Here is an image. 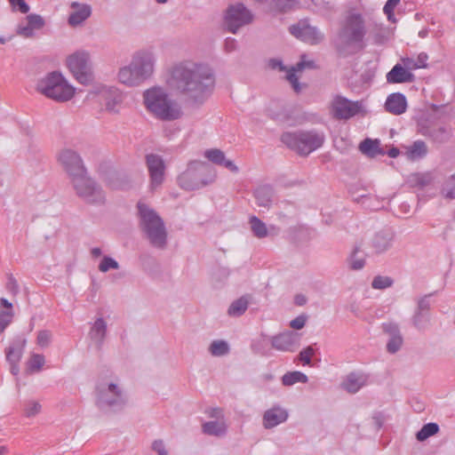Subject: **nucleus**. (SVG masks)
Here are the masks:
<instances>
[{
  "label": "nucleus",
  "mask_w": 455,
  "mask_h": 455,
  "mask_svg": "<svg viewBox=\"0 0 455 455\" xmlns=\"http://www.w3.org/2000/svg\"><path fill=\"white\" fill-rule=\"evenodd\" d=\"M170 84L185 97L188 105L199 108L212 95L215 76L207 65L182 62L173 67Z\"/></svg>",
  "instance_id": "obj_1"
},
{
  "label": "nucleus",
  "mask_w": 455,
  "mask_h": 455,
  "mask_svg": "<svg viewBox=\"0 0 455 455\" xmlns=\"http://www.w3.org/2000/svg\"><path fill=\"white\" fill-rule=\"evenodd\" d=\"M367 34L366 21L358 12H349L338 32L335 44L336 50L340 55L351 54L350 48L362 51L365 47L364 38Z\"/></svg>",
  "instance_id": "obj_2"
},
{
  "label": "nucleus",
  "mask_w": 455,
  "mask_h": 455,
  "mask_svg": "<svg viewBox=\"0 0 455 455\" xmlns=\"http://www.w3.org/2000/svg\"><path fill=\"white\" fill-rule=\"evenodd\" d=\"M139 226L149 243L160 250L167 245V231L162 218L146 204L138 203Z\"/></svg>",
  "instance_id": "obj_3"
},
{
  "label": "nucleus",
  "mask_w": 455,
  "mask_h": 455,
  "mask_svg": "<svg viewBox=\"0 0 455 455\" xmlns=\"http://www.w3.org/2000/svg\"><path fill=\"white\" fill-rule=\"evenodd\" d=\"M146 108L162 121H173L181 117L182 111L175 101L161 88H151L143 93Z\"/></svg>",
  "instance_id": "obj_4"
},
{
  "label": "nucleus",
  "mask_w": 455,
  "mask_h": 455,
  "mask_svg": "<svg viewBox=\"0 0 455 455\" xmlns=\"http://www.w3.org/2000/svg\"><path fill=\"white\" fill-rule=\"evenodd\" d=\"M154 70V60L149 53H137L131 63L120 68L119 81L129 86H136L148 78Z\"/></svg>",
  "instance_id": "obj_5"
},
{
  "label": "nucleus",
  "mask_w": 455,
  "mask_h": 455,
  "mask_svg": "<svg viewBox=\"0 0 455 455\" xmlns=\"http://www.w3.org/2000/svg\"><path fill=\"white\" fill-rule=\"evenodd\" d=\"M215 175L209 164L203 161H191L186 171L180 174L177 182L184 190L200 189L214 180Z\"/></svg>",
  "instance_id": "obj_6"
},
{
  "label": "nucleus",
  "mask_w": 455,
  "mask_h": 455,
  "mask_svg": "<svg viewBox=\"0 0 455 455\" xmlns=\"http://www.w3.org/2000/svg\"><path fill=\"white\" fill-rule=\"evenodd\" d=\"M36 90L45 97L59 102L73 98L75 88L70 85L59 71L48 73L36 84Z\"/></svg>",
  "instance_id": "obj_7"
},
{
  "label": "nucleus",
  "mask_w": 455,
  "mask_h": 455,
  "mask_svg": "<svg viewBox=\"0 0 455 455\" xmlns=\"http://www.w3.org/2000/svg\"><path fill=\"white\" fill-rule=\"evenodd\" d=\"M324 139V134L316 131L287 132L281 136V141L300 156H307L321 148Z\"/></svg>",
  "instance_id": "obj_8"
},
{
  "label": "nucleus",
  "mask_w": 455,
  "mask_h": 455,
  "mask_svg": "<svg viewBox=\"0 0 455 455\" xmlns=\"http://www.w3.org/2000/svg\"><path fill=\"white\" fill-rule=\"evenodd\" d=\"M96 406L105 412L122 411L127 404L123 389L115 383H99L95 387Z\"/></svg>",
  "instance_id": "obj_9"
},
{
  "label": "nucleus",
  "mask_w": 455,
  "mask_h": 455,
  "mask_svg": "<svg viewBox=\"0 0 455 455\" xmlns=\"http://www.w3.org/2000/svg\"><path fill=\"white\" fill-rule=\"evenodd\" d=\"M67 65L76 80L81 84L87 85L93 81V72L88 52L77 51L69 55Z\"/></svg>",
  "instance_id": "obj_10"
},
{
  "label": "nucleus",
  "mask_w": 455,
  "mask_h": 455,
  "mask_svg": "<svg viewBox=\"0 0 455 455\" xmlns=\"http://www.w3.org/2000/svg\"><path fill=\"white\" fill-rule=\"evenodd\" d=\"M76 195L84 202L100 204L105 202V194L101 187L85 174L72 181Z\"/></svg>",
  "instance_id": "obj_11"
},
{
  "label": "nucleus",
  "mask_w": 455,
  "mask_h": 455,
  "mask_svg": "<svg viewBox=\"0 0 455 455\" xmlns=\"http://www.w3.org/2000/svg\"><path fill=\"white\" fill-rule=\"evenodd\" d=\"M253 20V15L243 4L238 3L228 7L224 16V26L226 28L235 34L238 29L250 24Z\"/></svg>",
  "instance_id": "obj_12"
},
{
  "label": "nucleus",
  "mask_w": 455,
  "mask_h": 455,
  "mask_svg": "<svg viewBox=\"0 0 455 455\" xmlns=\"http://www.w3.org/2000/svg\"><path fill=\"white\" fill-rule=\"evenodd\" d=\"M27 339L23 334H18L13 337L9 346L4 349L5 360L10 366V371L12 375L18 376L20 373V363L24 354Z\"/></svg>",
  "instance_id": "obj_13"
},
{
  "label": "nucleus",
  "mask_w": 455,
  "mask_h": 455,
  "mask_svg": "<svg viewBox=\"0 0 455 455\" xmlns=\"http://www.w3.org/2000/svg\"><path fill=\"white\" fill-rule=\"evenodd\" d=\"M59 161L70 177L71 181L87 174L81 156L74 150H62L59 155Z\"/></svg>",
  "instance_id": "obj_14"
},
{
  "label": "nucleus",
  "mask_w": 455,
  "mask_h": 455,
  "mask_svg": "<svg viewBox=\"0 0 455 455\" xmlns=\"http://www.w3.org/2000/svg\"><path fill=\"white\" fill-rule=\"evenodd\" d=\"M361 110V104L358 101H351L347 98L336 95L330 107V113L333 118L337 120H347L355 115Z\"/></svg>",
  "instance_id": "obj_15"
},
{
  "label": "nucleus",
  "mask_w": 455,
  "mask_h": 455,
  "mask_svg": "<svg viewBox=\"0 0 455 455\" xmlns=\"http://www.w3.org/2000/svg\"><path fill=\"white\" fill-rule=\"evenodd\" d=\"M289 32L298 39L311 44H318L323 37L322 33L315 27L310 26L307 20H299L290 26Z\"/></svg>",
  "instance_id": "obj_16"
},
{
  "label": "nucleus",
  "mask_w": 455,
  "mask_h": 455,
  "mask_svg": "<svg viewBox=\"0 0 455 455\" xmlns=\"http://www.w3.org/2000/svg\"><path fill=\"white\" fill-rule=\"evenodd\" d=\"M146 165L149 172L151 188L159 187L164 182L165 175L166 167L164 159L159 155L148 154Z\"/></svg>",
  "instance_id": "obj_17"
},
{
  "label": "nucleus",
  "mask_w": 455,
  "mask_h": 455,
  "mask_svg": "<svg viewBox=\"0 0 455 455\" xmlns=\"http://www.w3.org/2000/svg\"><path fill=\"white\" fill-rule=\"evenodd\" d=\"M300 336L293 331H286L274 336L271 345L276 350L293 352L299 345Z\"/></svg>",
  "instance_id": "obj_18"
},
{
  "label": "nucleus",
  "mask_w": 455,
  "mask_h": 455,
  "mask_svg": "<svg viewBox=\"0 0 455 455\" xmlns=\"http://www.w3.org/2000/svg\"><path fill=\"white\" fill-rule=\"evenodd\" d=\"M382 329L383 331L388 335L387 351L390 354H395L400 350L403 343L398 324L395 323H385L382 324Z\"/></svg>",
  "instance_id": "obj_19"
},
{
  "label": "nucleus",
  "mask_w": 455,
  "mask_h": 455,
  "mask_svg": "<svg viewBox=\"0 0 455 455\" xmlns=\"http://www.w3.org/2000/svg\"><path fill=\"white\" fill-rule=\"evenodd\" d=\"M275 196V188L270 184H260L253 190V196L259 207L269 209Z\"/></svg>",
  "instance_id": "obj_20"
},
{
  "label": "nucleus",
  "mask_w": 455,
  "mask_h": 455,
  "mask_svg": "<svg viewBox=\"0 0 455 455\" xmlns=\"http://www.w3.org/2000/svg\"><path fill=\"white\" fill-rule=\"evenodd\" d=\"M28 24L26 26L19 25L16 29L17 35L25 38H31L34 36L35 29H41L44 27L45 21L44 18L36 13H30L26 17Z\"/></svg>",
  "instance_id": "obj_21"
},
{
  "label": "nucleus",
  "mask_w": 455,
  "mask_h": 455,
  "mask_svg": "<svg viewBox=\"0 0 455 455\" xmlns=\"http://www.w3.org/2000/svg\"><path fill=\"white\" fill-rule=\"evenodd\" d=\"M394 232L390 228H385L377 232L371 238V246L376 253H383L389 250L394 240Z\"/></svg>",
  "instance_id": "obj_22"
},
{
  "label": "nucleus",
  "mask_w": 455,
  "mask_h": 455,
  "mask_svg": "<svg viewBox=\"0 0 455 455\" xmlns=\"http://www.w3.org/2000/svg\"><path fill=\"white\" fill-rule=\"evenodd\" d=\"M287 419V411L279 406H275L264 412L263 426L265 428L270 429L286 421Z\"/></svg>",
  "instance_id": "obj_23"
},
{
  "label": "nucleus",
  "mask_w": 455,
  "mask_h": 455,
  "mask_svg": "<svg viewBox=\"0 0 455 455\" xmlns=\"http://www.w3.org/2000/svg\"><path fill=\"white\" fill-rule=\"evenodd\" d=\"M70 7L75 9L69 14L68 22L71 27H76L86 20L92 14V8L89 4L72 2Z\"/></svg>",
  "instance_id": "obj_24"
},
{
  "label": "nucleus",
  "mask_w": 455,
  "mask_h": 455,
  "mask_svg": "<svg viewBox=\"0 0 455 455\" xmlns=\"http://www.w3.org/2000/svg\"><path fill=\"white\" fill-rule=\"evenodd\" d=\"M386 77L389 84L412 83L415 80V76L399 63L392 68Z\"/></svg>",
  "instance_id": "obj_25"
},
{
  "label": "nucleus",
  "mask_w": 455,
  "mask_h": 455,
  "mask_svg": "<svg viewBox=\"0 0 455 455\" xmlns=\"http://www.w3.org/2000/svg\"><path fill=\"white\" fill-rule=\"evenodd\" d=\"M385 108L388 113L396 116L404 113L407 108L405 96L400 92L391 93L385 102Z\"/></svg>",
  "instance_id": "obj_26"
},
{
  "label": "nucleus",
  "mask_w": 455,
  "mask_h": 455,
  "mask_svg": "<svg viewBox=\"0 0 455 455\" xmlns=\"http://www.w3.org/2000/svg\"><path fill=\"white\" fill-rule=\"evenodd\" d=\"M205 157L212 163L224 166L228 169L231 172H238V167L233 163V161L226 159L223 151L218 148L208 149L204 153Z\"/></svg>",
  "instance_id": "obj_27"
},
{
  "label": "nucleus",
  "mask_w": 455,
  "mask_h": 455,
  "mask_svg": "<svg viewBox=\"0 0 455 455\" xmlns=\"http://www.w3.org/2000/svg\"><path fill=\"white\" fill-rule=\"evenodd\" d=\"M359 149L362 154L370 158L386 155V151L380 148V142L379 140L367 138L359 144Z\"/></svg>",
  "instance_id": "obj_28"
},
{
  "label": "nucleus",
  "mask_w": 455,
  "mask_h": 455,
  "mask_svg": "<svg viewBox=\"0 0 455 455\" xmlns=\"http://www.w3.org/2000/svg\"><path fill=\"white\" fill-rule=\"evenodd\" d=\"M107 334V323L101 317L97 318L90 331V337L94 340L99 347L104 342Z\"/></svg>",
  "instance_id": "obj_29"
},
{
  "label": "nucleus",
  "mask_w": 455,
  "mask_h": 455,
  "mask_svg": "<svg viewBox=\"0 0 455 455\" xmlns=\"http://www.w3.org/2000/svg\"><path fill=\"white\" fill-rule=\"evenodd\" d=\"M365 382L366 378L363 375L352 372L347 375L343 387L348 393L355 394L365 385Z\"/></svg>",
  "instance_id": "obj_30"
},
{
  "label": "nucleus",
  "mask_w": 455,
  "mask_h": 455,
  "mask_svg": "<svg viewBox=\"0 0 455 455\" xmlns=\"http://www.w3.org/2000/svg\"><path fill=\"white\" fill-rule=\"evenodd\" d=\"M105 106L106 109L110 112L116 114L119 112L118 106L123 101V97L117 90H109L105 94Z\"/></svg>",
  "instance_id": "obj_31"
},
{
  "label": "nucleus",
  "mask_w": 455,
  "mask_h": 455,
  "mask_svg": "<svg viewBox=\"0 0 455 455\" xmlns=\"http://www.w3.org/2000/svg\"><path fill=\"white\" fill-rule=\"evenodd\" d=\"M203 432L209 435L223 436L227 433V426L224 421L213 420L203 424Z\"/></svg>",
  "instance_id": "obj_32"
},
{
  "label": "nucleus",
  "mask_w": 455,
  "mask_h": 455,
  "mask_svg": "<svg viewBox=\"0 0 455 455\" xmlns=\"http://www.w3.org/2000/svg\"><path fill=\"white\" fill-rule=\"evenodd\" d=\"M423 134L425 136H428L431 138L434 141L438 143H443L447 141L451 136L450 131L443 127V126H438V127H430L427 128L425 132H423Z\"/></svg>",
  "instance_id": "obj_33"
},
{
  "label": "nucleus",
  "mask_w": 455,
  "mask_h": 455,
  "mask_svg": "<svg viewBox=\"0 0 455 455\" xmlns=\"http://www.w3.org/2000/svg\"><path fill=\"white\" fill-rule=\"evenodd\" d=\"M406 154L411 160L420 159L427 156V147L423 140H416L408 148Z\"/></svg>",
  "instance_id": "obj_34"
},
{
  "label": "nucleus",
  "mask_w": 455,
  "mask_h": 455,
  "mask_svg": "<svg viewBox=\"0 0 455 455\" xmlns=\"http://www.w3.org/2000/svg\"><path fill=\"white\" fill-rule=\"evenodd\" d=\"M308 380L307 376L299 371H288L282 377V383L283 386H292L296 383H307Z\"/></svg>",
  "instance_id": "obj_35"
},
{
  "label": "nucleus",
  "mask_w": 455,
  "mask_h": 455,
  "mask_svg": "<svg viewBox=\"0 0 455 455\" xmlns=\"http://www.w3.org/2000/svg\"><path fill=\"white\" fill-rule=\"evenodd\" d=\"M249 223L254 236L258 238H264L267 236V228L260 219L256 216H251L249 219Z\"/></svg>",
  "instance_id": "obj_36"
},
{
  "label": "nucleus",
  "mask_w": 455,
  "mask_h": 455,
  "mask_svg": "<svg viewBox=\"0 0 455 455\" xmlns=\"http://www.w3.org/2000/svg\"><path fill=\"white\" fill-rule=\"evenodd\" d=\"M248 304L249 302L244 297L235 299L228 307V315L233 317L241 316L248 308Z\"/></svg>",
  "instance_id": "obj_37"
},
{
  "label": "nucleus",
  "mask_w": 455,
  "mask_h": 455,
  "mask_svg": "<svg viewBox=\"0 0 455 455\" xmlns=\"http://www.w3.org/2000/svg\"><path fill=\"white\" fill-rule=\"evenodd\" d=\"M439 426L437 423L429 422L425 424L420 430H419L416 434V439L419 442H423L427 438L436 435L439 432Z\"/></svg>",
  "instance_id": "obj_38"
},
{
  "label": "nucleus",
  "mask_w": 455,
  "mask_h": 455,
  "mask_svg": "<svg viewBox=\"0 0 455 455\" xmlns=\"http://www.w3.org/2000/svg\"><path fill=\"white\" fill-rule=\"evenodd\" d=\"M412 324L418 330H425L430 322V314L429 312H420L415 310V313L412 316Z\"/></svg>",
  "instance_id": "obj_39"
},
{
  "label": "nucleus",
  "mask_w": 455,
  "mask_h": 455,
  "mask_svg": "<svg viewBox=\"0 0 455 455\" xmlns=\"http://www.w3.org/2000/svg\"><path fill=\"white\" fill-rule=\"evenodd\" d=\"M360 248L355 246L348 258L349 267L353 270H360L365 265V258L363 256H358Z\"/></svg>",
  "instance_id": "obj_40"
},
{
  "label": "nucleus",
  "mask_w": 455,
  "mask_h": 455,
  "mask_svg": "<svg viewBox=\"0 0 455 455\" xmlns=\"http://www.w3.org/2000/svg\"><path fill=\"white\" fill-rule=\"evenodd\" d=\"M209 351L213 356H222L229 352V347L224 340H214L210 345Z\"/></svg>",
  "instance_id": "obj_41"
},
{
  "label": "nucleus",
  "mask_w": 455,
  "mask_h": 455,
  "mask_svg": "<svg viewBox=\"0 0 455 455\" xmlns=\"http://www.w3.org/2000/svg\"><path fill=\"white\" fill-rule=\"evenodd\" d=\"M45 363L44 356L40 354H33L28 363V370L31 372L39 371Z\"/></svg>",
  "instance_id": "obj_42"
},
{
  "label": "nucleus",
  "mask_w": 455,
  "mask_h": 455,
  "mask_svg": "<svg viewBox=\"0 0 455 455\" xmlns=\"http://www.w3.org/2000/svg\"><path fill=\"white\" fill-rule=\"evenodd\" d=\"M272 6L280 12H289L296 4V0H268Z\"/></svg>",
  "instance_id": "obj_43"
},
{
  "label": "nucleus",
  "mask_w": 455,
  "mask_h": 455,
  "mask_svg": "<svg viewBox=\"0 0 455 455\" xmlns=\"http://www.w3.org/2000/svg\"><path fill=\"white\" fill-rule=\"evenodd\" d=\"M394 280L389 276L377 275L373 278L371 287L376 290H383L393 285Z\"/></svg>",
  "instance_id": "obj_44"
},
{
  "label": "nucleus",
  "mask_w": 455,
  "mask_h": 455,
  "mask_svg": "<svg viewBox=\"0 0 455 455\" xmlns=\"http://www.w3.org/2000/svg\"><path fill=\"white\" fill-rule=\"evenodd\" d=\"M119 263L109 256H104L99 265V270L106 273L110 269H118Z\"/></svg>",
  "instance_id": "obj_45"
},
{
  "label": "nucleus",
  "mask_w": 455,
  "mask_h": 455,
  "mask_svg": "<svg viewBox=\"0 0 455 455\" xmlns=\"http://www.w3.org/2000/svg\"><path fill=\"white\" fill-rule=\"evenodd\" d=\"M411 182L418 188H425L431 182V178L428 174L417 173L411 176Z\"/></svg>",
  "instance_id": "obj_46"
},
{
  "label": "nucleus",
  "mask_w": 455,
  "mask_h": 455,
  "mask_svg": "<svg viewBox=\"0 0 455 455\" xmlns=\"http://www.w3.org/2000/svg\"><path fill=\"white\" fill-rule=\"evenodd\" d=\"M41 411V404L36 401H28L25 403L24 415L31 418L38 414Z\"/></svg>",
  "instance_id": "obj_47"
},
{
  "label": "nucleus",
  "mask_w": 455,
  "mask_h": 455,
  "mask_svg": "<svg viewBox=\"0 0 455 455\" xmlns=\"http://www.w3.org/2000/svg\"><path fill=\"white\" fill-rule=\"evenodd\" d=\"M37 345L42 347H47L52 341V332L47 330L40 331L37 334Z\"/></svg>",
  "instance_id": "obj_48"
},
{
  "label": "nucleus",
  "mask_w": 455,
  "mask_h": 455,
  "mask_svg": "<svg viewBox=\"0 0 455 455\" xmlns=\"http://www.w3.org/2000/svg\"><path fill=\"white\" fill-rule=\"evenodd\" d=\"M295 68H291L290 69L288 72H287V75H286V79L290 82V84H291L293 90L299 93L301 91V85L299 82V79H298V76H296V73H295Z\"/></svg>",
  "instance_id": "obj_49"
},
{
  "label": "nucleus",
  "mask_w": 455,
  "mask_h": 455,
  "mask_svg": "<svg viewBox=\"0 0 455 455\" xmlns=\"http://www.w3.org/2000/svg\"><path fill=\"white\" fill-rule=\"evenodd\" d=\"M315 354V350L311 346L307 347L301 350L298 355L299 360L303 362L304 364L311 363V356Z\"/></svg>",
  "instance_id": "obj_50"
},
{
  "label": "nucleus",
  "mask_w": 455,
  "mask_h": 455,
  "mask_svg": "<svg viewBox=\"0 0 455 455\" xmlns=\"http://www.w3.org/2000/svg\"><path fill=\"white\" fill-rule=\"evenodd\" d=\"M5 288L13 296H16L19 293V291H20L19 284H18L17 280L15 279V277L12 275H8Z\"/></svg>",
  "instance_id": "obj_51"
},
{
  "label": "nucleus",
  "mask_w": 455,
  "mask_h": 455,
  "mask_svg": "<svg viewBox=\"0 0 455 455\" xmlns=\"http://www.w3.org/2000/svg\"><path fill=\"white\" fill-rule=\"evenodd\" d=\"M13 10H18L20 12L25 14L29 12V5L25 0H8Z\"/></svg>",
  "instance_id": "obj_52"
},
{
  "label": "nucleus",
  "mask_w": 455,
  "mask_h": 455,
  "mask_svg": "<svg viewBox=\"0 0 455 455\" xmlns=\"http://www.w3.org/2000/svg\"><path fill=\"white\" fill-rule=\"evenodd\" d=\"M401 0H387L384 5L383 12L387 16L388 20L394 17V10Z\"/></svg>",
  "instance_id": "obj_53"
},
{
  "label": "nucleus",
  "mask_w": 455,
  "mask_h": 455,
  "mask_svg": "<svg viewBox=\"0 0 455 455\" xmlns=\"http://www.w3.org/2000/svg\"><path fill=\"white\" fill-rule=\"evenodd\" d=\"M432 295L433 294L430 293V294L425 295L424 297L420 298L418 301V306H417L416 310L420 311V312H429L430 302L428 300V298Z\"/></svg>",
  "instance_id": "obj_54"
},
{
  "label": "nucleus",
  "mask_w": 455,
  "mask_h": 455,
  "mask_svg": "<svg viewBox=\"0 0 455 455\" xmlns=\"http://www.w3.org/2000/svg\"><path fill=\"white\" fill-rule=\"evenodd\" d=\"M306 322L307 316L301 315L290 322V327L292 328L293 330H301L305 326Z\"/></svg>",
  "instance_id": "obj_55"
},
{
  "label": "nucleus",
  "mask_w": 455,
  "mask_h": 455,
  "mask_svg": "<svg viewBox=\"0 0 455 455\" xmlns=\"http://www.w3.org/2000/svg\"><path fill=\"white\" fill-rule=\"evenodd\" d=\"M152 450L154 451H156L158 455H167L168 454V451L165 448L164 443L161 439L155 440L153 442Z\"/></svg>",
  "instance_id": "obj_56"
},
{
  "label": "nucleus",
  "mask_w": 455,
  "mask_h": 455,
  "mask_svg": "<svg viewBox=\"0 0 455 455\" xmlns=\"http://www.w3.org/2000/svg\"><path fill=\"white\" fill-rule=\"evenodd\" d=\"M237 47V42L235 38L228 37L224 43V48L227 52H234Z\"/></svg>",
  "instance_id": "obj_57"
},
{
  "label": "nucleus",
  "mask_w": 455,
  "mask_h": 455,
  "mask_svg": "<svg viewBox=\"0 0 455 455\" xmlns=\"http://www.w3.org/2000/svg\"><path fill=\"white\" fill-rule=\"evenodd\" d=\"M427 59H428L427 54L425 52H421L418 55L415 61L417 62L418 67L419 68H425L427 67Z\"/></svg>",
  "instance_id": "obj_58"
},
{
  "label": "nucleus",
  "mask_w": 455,
  "mask_h": 455,
  "mask_svg": "<svg viewBox=\"0 0 455 455\" xmlns=\"http://www.w3.org/2000/svg\"><path fill=\"white\" fill-rule=\"evenodd\" d=\"M268 66L272 69H279L281 71L285 69V67L283 66L282 60L278 59H270L268 61Z\"/></svg>",
  "instance_id": "obj_59"
},
{
  "label": "nucleus",
  "mask_w": 455,
  "mask_h": 455,
  "mask_svg": "<svg viewBox=\"0 0 455 455\" xmlns=\"http://www.w3.org/2000/svg\"><path fill=\"white\" fill-rule=\"evenodd\" d=\"M403 64H404V68L409 70V69H417V68H419L418 67V64L417 62L415 61V60L413 59H411V58H406L403 60Z\"/></svg>",
  "instance_id": "obj_60"
},
{
  "label": "nucleus",
  "mask_w": 455,
  "mask_h": 455,
  "mask_svg": "<svg viewBox=\"0 0 455 455\" xmlns=\"http://www.w3.org/2000/svg\"><path fill=\"white\" fill-rule=\"evenodd\" d=\"M294 302L297 306H303L307 302V298L303 294H297L294 298Z\"/></svg>",
  "instance_id": "obj_61"
},
{
  "label": "nucleus",
  "mask_w": 455,
  "mask_h": 455,
  "mask_svg": "<svg viewBox=\"0 0 455 455\" xmlns=\"http://www.w3.org/2000/svg\"><path fill=\"white\" fill-rule=\"evenodd\" d=\"M0 305L4 307V310H13L12 303H11L8 299L5 298L0 299Z\"/></svg>",
  "instance_id": "obj_62"
},
{
  "label": "nucleus",
  "mask_w": 455,
  "mask_h": 455,
  "mask_svg": "<svg viewBox=\"0 0 455 455\" xmlns=\"http://www.w3.org/2000/svg\"><path fill=\"white\" fill-rule=\"evenodd\" d=\"M211 418L219 419L222 416V411L220 408H213L209 413Z\"/></svg>",
  "instance_id": "obj_63"
},
{
  "label": "nucleus",
  "mask_w": 455,
  "mask_h": 455,
  "mask_svg": "<svg viewBox=\"0 0 455 455\" xmlns=\"http://www.w3.org/2000/svg\"><path fill=\"white\" fill-rule=\"evenodd\" d=\"M386 154L389 156V157H392V158H395L399 156L400 154V150L395 148V147H393L392 148H390L387 152H386Z\"/></svg>",
  "instance_id": "obj_64"
}]
</instances>
